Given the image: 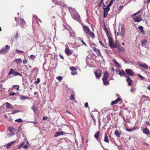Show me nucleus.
Returning a JSON list of instances; mask_svg holds the SVG:
<instances>
[{"label":"nucleus","instance_id":"obj_1","mask_svg":"<svg viewBox=\"0 0 150 150\" xmlns=\"http://www.w3.org/2000/svg\"><path fill=\"white\" fill-rule=\"evenodd\" d=\"M10 47L8 45H6L5 47L2 48L0 50V53L2 54H6L10 50Z\"/></svg>","mask_w":150,"mask_h":150},{"label":"nucleus","instance_id":"obj_2","mask_svg":"<svg viewBox=\"0 0 150 150\" xmlns=\"http://www.w3.org/2000/svg\"><path fill=\"white\" fill-rule=\"evenodd\" d=\"M106 33L107 36L108 37V39L109 40V45L110 47L112 46L113 45V40L112 37H111L109 34V32L108 30L106 29Z\"/></svg>","mask_w":150,"mask_h":150},{"label":"nucleus","instance_id":"obj_3","mask_svg":"<svg viewBox=\"0 0 150 150\" xmlns=\"http://www.w3.org/2000/svg\"><path fill=\"white\" fill-rule=\"evenodd\" d=\"M125 29L123 27V25H121V30L120 28L118 29V32H117V34L118 35H120L121 36L124 37L125 36Z\"/></svg>","mask_w":150,"mask_h":150},{"label":"nucleus","instance_id":"obj_4","mask_svg":"<svg viewBox=\"0 0 150 150\" xmlns=\"http://www.w3.org/2000/svg\"><path fill=\"white\" fill-rule=\"evenodd\" d=\"M142 15L138 16H134L133 17L134 21L137 22H139L142 20Z\"/></svg>","mask_w":150,"mask_h":150},{"label":"nucleus","instance_id":"obj_5","mask_svg":"<svg viewBox=\"0 0 150 150\" xmlns=\"http://www.w3.org/2000/svg\"><path fill=\"white\" fill-rule=\"evenodd\" d=\"M72 17L75 20L79 22L80 21V17L78 14L76 13L73 14L72 15Z\"/></svg>","mask_w":150,"mask_h":150},{"label":"nucleus","instance_id":"obj_6","mask_svg":"<svg viewBox=\"0 0 150 150\" xmlns=\"http://www.w3.org/2000/svg\"><path fill=\"white\" fill-rule=\"evenodd\" d=\"M83 30L84 32L86 34H88L89 32L90 31L89 28L87 26L84 25H82Z\"/></svg>","mask_w":150,"mask_h":150},{"label":"nucleus","instance_id":"obj_7","mask_svg":"<svg viewBox=\"0 0 150 150\" xmlns=\"http://www.w3.org/2000/svg\"><path fill=\"white\" fill-rule=\"evenodd\" d=\"M65 53L68 56H69L72 54L73 51L69 49V48H67L65 50Z\"/></svg>","mask_w":150,"mask_h":150},{"label":"nucleus","instance_id":"obj_8","mask_svg":"<svg viewBox=\"0 0 150 150\" xmlns=\"http://www.w3.org/2000/svg\"><path fill=\"white\" fill-rule=\"evenodd\" d=\"M99 131H98L97 132V133L95 134L94 135V137L99 142L100 144L101 145V146L103 147V146L102 145V144L100 140H99L98 139V137L99 136Z\"/></svg>","mask_w":150,"mask_h":150},{"label":"nucleus","instance_id":"obj_9","mask_svg":"<svg viewBox=\"0 0 150 150\" xmlns=\"http://www.w3.org/2000/svg\"><path fill=\"white\" fill-rule=\"evenodd\" d=\"M101 71L100 69H98L96 70L94 72V74L96 77L99 78L101 76Z\"/></svg>","mask_w":150,"mask_h":150},{"label":"nucleus","instance_id":"obj_10","mask_svg":"<svg viewBox=\"0 0 150 150\" xmlns=\"http://www.w3.org/2000/svg\"><path fill=\"white\" fill-rule=\"evenodd\" d=\"M125 72L127 74L130 76H133L134 72L132 70L129 69H127L125 70Z\"/></svg>","mask_w":150,"mask_h":150},{"label":"nucleus","instance_id":"obj_11","mask_svg":"<svg viewBox=\"0 0 150 150\" xmlns=\"http://www.w3.org/2000/svg\"><path fill=\"white\" fill-rule=\"evenodd\" d=\"M103 16L105 18L107 16L108 12L110 11V9L107 8H103Z\"/></svg>","mask_w":150,"mask_h":150},{"label":"nucleus","instance_id":"obj_12","mask_svg":"<svg viewBox=\"0 0 150 150\" xmlns=\"http://www.w3.org/2000/svg\"><path fill=\"white\" fill-rule=\"evenodd\" d=\"M143 133L147 135H150V132L149 130L147 128H145L143 130Z\"/></svg>","mask_w":150,"mask_h":150},{"label":"nucleus","instance_id":"obj_13","mask_svg":"<svg viewBox=\"0 0 150 150\" xmlns=\"http://www.w3.org/2000/svg\"><path fill=\"white\" fill-rule=\"evenodd\" d=\"M141 43L142 46L145 47L146 45L147 44V41L146 39H144L141 41Z\"/></svg>","mask_w":150,"mask_h":150},{"label":"nucleus","instance_id":"obj_14","mask_svg":"<svg viewBox=\"0 0 150 150\" xmlns=\"http://www.w3.org/2000/svg\"><path fill=\"white\" fill-rule=\"evenodd\" d=\"M127 78L126 79V81L128 83V85L130 86L132 84V81L130 79V78L129 76H127Z\"/></svg>","mask_w":150,"mask_h":150},{"label":"nucleus","instance_id":"obj_15","mask_svg":"<svg viewBox=\"0 0 150 150\" xmlns=\"http://www.w3.org/2000/svg\"><path fill=\"white\" fill-rule=\"evenodd\" d=\"M63 132L62 131H58L54 135L55 137H57L60 135H62L63 134Z\"/></svg>","mask_w":150,"mask_h":150},{"label":"nucleus","instance_id":"obj_16","mask_svg":"<svg viewBox=\"0 0 150 150\" xmlns=\"http://www.w3.org/2000/svg\"><path fill=\"white\" fill-rule=\"evenodd\" d=\"M102 80L104 85L107 86L109 84V81H107V79H102Z\"/></svg>","mask_w":150,"mask_h":150},{"label":"nucleus","instance_id":"obj_17","mask_svg":"<svg viewBox=\"0 0 150 150\" xmlns=\"http://www.w3.org/2000/svg\"><path fill=\"white\" fill-rule=\"evenodd\" d=\"M6 105V106L7 108H10V109H13V107L8 102H6L5 103Z\"/></svg>","mask_w":150,"mask_h":150},{"label":"nucleus","instance_id":"obj_18","mask_svg":"<svg viewBox=\"0 0 150 150\" xmlns=\"http://www.w3.org/2000/svg\"><path fill=\"white\" fill-rule=\"evenodd\" d=\"M120 100V99L118 97L115 100L111 102V105H112L114 104H115L117 103Z\"/></svg>","mask_w":150,"mask_h":150},{"label":"nucleus","instance_id":"obj_19","mask_svg":"<svg viewBox=\"0 0 150 150\" xmlns=\"http://www.w3.org/2000/svg\"><path fill=\"white\" fill-rule=\"evenodd\" d=\"M138 28L140 30V32L142 34H144L145 32L143 30V28L142 26H139Z\"/></svg>","mask_w":150,"mask_h":150},{"label":"nucleus","instance_id":"obj_20","mask_svg":"<svg viewBox=\"0 0 150 150\" xmlns=\"http://www.w3.org/2000/svg\"><path fill=\"white\" fill-rule=\"evenodd\" d=\"M119 74L121 76H125L126 74L123 70L120 71L119 72Z\"/></svg>","mask_w":150,"mask_h":150},{"label":"nucleus","instance_id":"obj_21","mask_svg":"<svg viewBox=\"0 0 150 150\" xmlns=\"http://www.w3.org/2000/svg\"><path fill=\"white\" fill-rule=\"evenodd\" d=\"M104 141L105 142L109 143V140L108 138V137L107 135V134H105V137L104 139Z\"/></svg>","mask_w":150,"mask_h":150},{"label":"nucleus","instance_id":"obj_22","mask_svg":"<svg viewBox=\"0 0 150 150\" xmlns=\"http://www.w3.org/2000/svg\"><path fill=\"white\" fill-rule=\"evenodd\" d=\"M14 61L17 64V65H19L22 62V60L20 58L16 59Z\"/></svg>","mask_w":150,"mask_h":150},{"label":"nucleus","instance_id":"obj_23","mask_svg":"<svg viewBox=\"0 0 150 150\" xmlns=\"http://www.w3.org/2000/svg\"><path fill=\"white\" fill-rule=\"evenodd\" d=\"M117 49L119 51H120L122 52H124L125 50L124 48L122 47H121L120 45H119Z\"/></svg>","mask_w":150,"mask_h":150},{"label":"nucleus","instance_id":"obj_24","mask_svg":"<svg viewBox=\"0 0 150 150\" xmlns=\"http://www.w3.org/2000/svg\"><path fill=\"white\" fill-rule=\"evenodd\" d=\"M115 135L117 137H120V134L118 130H117L115 132Z\"/></svg>","mask_w":150,"mask_h":150},{"label":"nucleus","instance_id":"obj_25","mask_svg":"<svg viewBox=\"0 0 150 150\" xmlns=\"http://www.w3.org/2000/svg\"><path fill=\"white\" fill-rule=\"evenodd\" d=\"M108 72H106L104 73V77H103L102 79H107L108 76Z\"/></svg>","mask_w":150,"mask_h":150},{"label":"nucleus","instance_id":"obj_26","mask_svg":"<svg viewBox=\"0 0 150 150\" xmlns=\"http://www.w3.org/2000/svg\"><path fill=\"white\" fill-rule=\"evenodd\" d=\"M15 142V141H13L11 142V143L8 144L6 146V148H8L11 147V146L12 144H13Z\"/></svg>","mask_w":150,"mask_h":150},{"label":"nucleus","instance_id":"obj_27","mask_svg":"<svg viewBox=\"0 0 150 150\" xmlns=\"http://www.w3.org/2000/svg\"><path fill=\"white\" fill-rule=\"evenodd\" d=\"M88 34H89L92 38H94L95 37L94 33L91 31L89 32Z\"/></svg>","mask_w":150,"mask_h":150},{"label":"nucleus","instance_id":"obj_28","mask_svg":"<svg viewBox=\"0 0 150 150\" xmlns=\"http://www.w3.org/2000/svg\"><path fill=\"white\" fill-rule=\"evenodd\" d=\"M119 45L120 44L118 45V44H113V45H112V47H111V48H116L117 49Z\"/></svg>","mask_w":150,"mask_h":150},{"label":"nucleus","instance_id":"obj_29","mask_svg":"<svg viewBox=\"0 0 150 150\" xmlns=\"http://www.w3.org/2000/svg\"><path fill=\"white\" fill-rule=\"evenodd\" d=\"M15 71L13 70L12 69H10V71L9 72L8 74L9 75L11 74H14Z\"/></svg>","mask_w":150,"mask_h":150},{"label":"nucleus","instance_id":"obj_30","mask_svg":"<svg viewBox=\"0 0 150 150\" xmlns=\"http://www.w3.org/2000/svg\"><path fill=\"white\" fill-rule=\"evenodd\" d=\"M113 63L116 65V66H120L119 63L116 61L115 59H114L113 60Z\"/></svg>","mask_w":150,"mask_h":150},{"label":"nucleus","instance_id":"obj_31","mask_svg":"<svg viewBox=\"0 0 150 150\" xmlns=\"http://www.w3.org/2000/svg\"><path fill=\"white\" fill-rule=\"evenodd\" d=\"M137 75L141 80H143L145 79V78L144 77L141 76L140 74H138Z\"/></svg>","mask_w":150,"mask_h":150},{"label":"nucleus","instance_id":"obj_32","mask_svg":"<svg viewBox=\"0 0 150 150\" xmlns=\"http://www.w3.org/2000/svg\"><path fill=\"white\" fill-rule=\"evenodd\" d=\"M70 98L71 100H74V95L73 94H71Z\"/></svg>","mask_w":150,"mask_h":150},{"label":"nucleus","instance_id":"obj_33","mask_svg":"<svg viewBox=\"0 0 150 150\" xmlns=\"http://www.w3.org/2000/svg\"><path fill=\"white\" fill-rule=\"evenodd\" d=\"M97 54L98 55L100 56L101 55V54L100 52V50L98 49L97 51L96 52Z\"/></svg>","mask_w":150,"mask_h":150},{"label":"nucleus","instance_id":"obj_34","mask_svg":"<svg viewBox=\"0 0 150 150\" xmlns=\"http://www.w3.org/2000/svg\"><path fill=\"white\" fill-rule=\"evenodd\" d=\"M21 99L22 100H23L25 99H27L29 97H26V96H21L20 97Z\"/></svg>","mask_w":150,"mask_h":150},{"label":"nucleus","instance_id":"obj_35","mask_svg":"<svg viewBox=\"0 0 150 150\" xmlns=\"http://www.w3.org/2000/svg\"><path fill=\"white\" fill-rule=\"evenodd\" d=\"M18 75H19L21 76V75L20 73H19V72H16L15 71L14 74V76H18Z\"/></svg>","mask_w":150,"mask_h":150},{"label":"nucleus","instance_id":"obj_36","mask_svg":"<svg viewBox=\"0 0 150 150\" xmlns=\"http://www.w3.org/2000/svg\"><path fill=\"white\" fill-rule=\"evenodd\" d=\"M15 121L16 122H22V119L21 118H19L17 119H16L15 120Z\"/></svg>","mask_w":150,"mask_h":150},{"label":"nucleus","instance_id":"obj_37","mask_svg":"<svg viewBox=\"0 0 150 150\" xmlns=\"http://www.w3.org/2000/svg\"><path fill=\"white\" fill-rule=\"evenodd\" d=\"M57 79H58V80L61 81L62 79V77L61 76H59L57 77Z\"/></svg>","mask_w":150,"mask_h":150},{"label":"nucleus","instance_id":"obj_38","mask_svg":"<svg viewBox=\"0 0 150 150\" xmlns=\"http://www.w3.org/2000/svg\"><path fill=\"white\" fill-rule=\"evenodd\" d=\"M35 58V56L33 55H31L30 56V58L31 59L33 60Z\"/></svg>","mask_w":150,"mask_h":150},{"label":"nucleus","instance_id":"obj_39","mask_svg":"<svg viewBox=\"0 0 150 150\" xmlns=\"http://www.w3.org/2000/svg\"><path fill=\"white\" fill-rule=\"evenodd\" d=\"M20 20L22 22V23L24 25L26 23L24 20H23V19H21V18H20Z\"/></svg>","mask_w":150,"mask_h":150},{"label":"nucleus","instance_id":"obj_40","mask_svg":"<svg viewBox=\"0 0 150 150\" xmlns=\"http://www.w3.org/2000/svg\"><path fill=\"white\" fill-rule=\"evenodd\" d=\"M16 52L18 54H19L20 53H24V52L23 51L19 50H16Z\"/></svg>","mask_w":150,"mask_h":150},{"label":"nucleus","instance_id":"obj_41","mask_svg":"<svg viewBox=\"0 0 150 150\" xmlns=\"http://www.w3.org/2000/svg\"><path fill=\"white\" fill-rule=\"evenodd\" d=\"M70 69L72 71H76L77 69L76 68L74 67H71Z\"/></svg>","mask_w":150,"mask_h":150},{"label":"nucleus","instance_id":"obj_42","mask_svg":"<svg viewBox=\"0 0 150 150\" xmlns=\"http://www.w3.org/2000/svg\"><path fill=\"white\" fill-rule=\"evenodd\" d=\"M134 129H126V130L127 131H129V132H132L133 131Z\"/></svg>","mask_w":150,"mask_h":150},{"label":"nucleus","instance_id":"obj_43","mask_svg":"<svg viewBox=\"0 0 150 150\" xmlns=\"http://www.w3.org/2000/svg\"><path fill=\"white\" fill-rule=\"evenodd\" d=\"M71 74L72 75H75L77 74V73L76 71H72L71 72Z\"/></svg>","mask_w":150,"mask_h":150},{"label":"nucleus","instance_id":"obj_44","mask_svg":"<svg viewBox=\"0 0 150 150\" xmlns=\"http://www.w3.org/2000/svg\"><path fill=\"white\" fill-rule=\"evenodd\" d=\"M124 6L123 5L120 6L119 7V11H120L123 8Z\"/></svg>","mask_w":150,"mask_h":150},{"label":"nucleus","instance_id":"obj_45","mask_svg":"<svg viewBox=\"0 0 150 150\" xmlns=\"http://www.w3.org/2000/svg\"><path fill=\"white\" fill-rule=\"evenodd\" d=\"M8 134L9 135V136L11 137V136H13L14 134V132H11L10 134Z\"/></svg>","mask_w":150,"mask_h":150},{"label":"nucleus","instance_id":"obj_46","mask_svg":"<svg viewBox=\"0 0 150 150\" xmlns=\"http://www.w3.org/2000/svg\"><path fill=\"white\" fill-rule=\"evenodd\" d=\"M92 49H93V50L94 51H95V52H96L97 50H98V49H96V48L95 47H92Z\"/></svg>","mask_w":150,"mask_h":150},{"label":"nucleus","instance_id":"obj_47","mask_svg":"<svg viewBox=\"0 0 150 150\" xmlns=\"http://www.w3.org/2000/svg\"><path fill=\"white\" fill-rule=\"evenodd\" d=\"M145 123L146 124V125H150V123L148 121H146L145 122Z\"/></svg>","mask_w":150,"mask_h":150},{"label":"nucleus","instance_id":"obj_48","mask_svg":"<svg viewBox=\"0 0 150 150\" xmlns=\"http://www.w3.org/2000/svg\"><path fill=\"white\" fill-rule=\"evenodd\" d=\"M81 41L84 45H85L86 47L87 46L85 42H84L82 40H81Z\"/></svg>","mask_w":150,"mask_h":150},{"label":"nucleus","instance_id":"obj_49","mask_svg":"<svg viewBox=\"0 0 150 150\" xmlns=\"http://www.w3.org/2000/svg\"><path fill=\"white\" fill-rule=\"evenodd\" d=\"M13 130H14V129L12 128H10L9 129V130L11 132H13Z\"/></svg>","mask_w":150,"mask_h":150},{"label":"nucleus","instance_id":"obj_50","mask_svg":"<svg viewBox=\"0 0 150 150\" xmlns=\"http://www.w3.org/2000/svg\"><path fill=\"white\" fill-rule=\"evenodd\" d=\"M16 94V93L13 92H12L11 93H10V96H13V95H15Z\"/></svg>","mask_w":150,"mask_h":150},{"label":"nucleus","instance_id":"obj_51","mask_svg":"<svg viewBox=\"0 0 150 150\" xmlns=\"http://www.w3.org/2000/svg\"><path fill=\"white\" fill-rule=\"evenodd\" d=\"M27 61L26 59H24L23 60V63L24 64H26L27 63Z\"/></svg>","mask_w":150,"mask_h":150},{"label":"nucleus","instance_id":"obj_52","mask_svg":"<svg viewBox=\"0 0 150 150\" xmlns=\"http://www.w3.org/2000/svg\"><path fill=\"white\" fill-rule=\"evenodd\" d=\"M40 79L39 78H38L37 79V81H36V82L37 83H40Z\"/></svg>","mask_w":150,"mask_h":150},{"label":"nucleus","instance_id":"obj_53","mask_svg":"<svg viewBox=\"0 0 150 150\" xmlns=\"http://www.w3.org/2000/svg\"><path fill=\"white\" fill-rule=\"evenodd\" d=\"M91 116L92 118V119H93V121L96 122V120L94 118V117L93 115H91Z\"/></svg>","mask_w":150,"mask_h":150},{"label":"nucleus","instance_id":"obj_54","mask_svg":"<svg viewBox=\"0 0 150 150\" xmlns=\"http://www.w3.org/2000/svg\"><path fill=\"white\" fill-rule=\"evenodd\" d=\"M60 57L62 59H64L63 56L61 54H59Z\"/></svg>","mask_w":150,"mask_h":150},{"label":"nucleus","instance_id":"obj_55","mask_svg":"<svg viewBox=\"0 0 150 150\" xmlns=\"http://www.w3.org/2000/svg\"><path fill=\"white\" fill-rule=\"evenodd\" d=\"M88 103H86L85 104V107H86V108H87L88 107Z\"/></svg>","mask_w":150,"mask_h":150},{"label":"nucleus","instance_id":"obj_56","mask_svg":"<svg viewBox=\"0 0 150 150\" xmlns=\"http://www.w3.org/2000/svg\"><path fill=\"white\" fill-rule=\"evenodd\" d=\"M47 118V117H43L42 118V120H46Z\"/></svg>","mask_w":150,"mask_h":150},{"label":"nucleus","instance_id":"obj_57","mask_svg":"<svg viewBox=\"0 0 150 150\" xmlns=\"http://www.w3.org/2000/svg\"><path fill=\"white\" fill-rule=\"evenodd\" d=\"M19 111L18 110H16V111H14L13 112V114H15V113H17Z\"/></svg>","mask_w":150,"mask_h":150},{"label":"nucleus","instance_id":"obj_58","mask_svg":"<svg viewBox=\"0 0 150 150\" xmlns=\"http://www.w3.org/2000/svg\"><path fill=\"white\" fill-rule=\"evenodd\" d=\"M139 66H147L146 64H139Z\"/></svg>","mask_w":150,"mask_h":150},{"label":"nucleus","instance_id":"obj_59","mask_svg":"<svg viewBox=\"0 0 150 150\" xmlns=\"http://www.w3.org/2000/svg\"><path fill=\"white\" fill-rule=\"evenodd\" d=\"M28 146L27 145H25L23 146V147L25 149H26L27 148Z\"/></svg>","mask_w":150,"mask_h":150},{"label":"nucleus","instance_id":"obj_60","mask_svg":"<svg viewBox=\"0 0 150 150\" xmlns=\"http://www.w3.org/2000/svg\"><path fill=\"white\" fill-rule=\"evenodd\" d=\"M111 6L110 5V4H108V5L107 6V7H106V8H109V9H110V7Z\"/></svg>","mask_w":150,"mask_h":150},{"label":"nucleus","instance_id":"obj_61","mask_svg":"<svg viewBox=\"0 0 150 150\" xmlns=\"http://www.w3.org/2000/svg\"><path fill=\"white\" fill-rule=\"evenodd\" d=\"M119 42H120L119 41H117V40H116V43L115 44H118V45L120 44Z\"/></svg>","mask_w":150,"mask_h":150},{"label":"nucleus","instance_id":"obj_62","mask_svg":"<svg viewBox=\"0 0 150 150\" xmlns=\"http://www.w3.org/2000/svg\"><path fill=\"white\" fill-rule=\"evenodd\" d=\"M99 42H100V44H101L102 46L103 47H104L103 44L102 43V42L100 40L99 41Z\"/></svg>","mask_w":150,"mask_h":150},{"label":"nucleus","instance_id":"obj_63","mask_svg":"<svg viewBox=\"0 0 150 150\" xmlns=\"http://www.w3.org/2000/svg\"><path fill=\"white\" fill-rule=\"evenodd\" d=\"M144 97H145L147 98H149V97L147 96H144V95H142V98H143Z\"/></svg>","mask_w":150,"mask_h":150},{"label":"nucleus","instance_id":"obj_64","mask_svg":"<svg viewBox=\"0 0 150 150\" xmlns=\"http://www.w3.org/2000/svg\"><path fill=\"white\" fill-rule=\"evenodd\" d=\"M147 88L150 90V85H149L147 87Z\"/></svg>","mask_w":150,"mask_h":150}]
</instances>
